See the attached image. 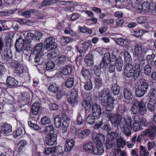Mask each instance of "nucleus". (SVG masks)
Here are the masks:
<instances>
[{"mask_svg":"<svg viewBox=\"0 0 156 156\" xmlns=\"http://www.w3.org/2000/svg\"><path fill=\"white\" fill-rule=\"evenodd\" d=\"M156 101L154 99L151 98L147 105V108L151 112H154L156 109Z\"/></svg>","mask_w":156,"mask_h":156,"instance_id":"obj_24","label":"nucleus"},{"mask_svg":"<svg viewBox=\"0 0 156 156\" xmlns=\"http://www.w3.org/2000/svg\"><path fill=\"white\" fill-rule=\"evenodd\" d=\"M116 61L117 62H115V66L116 67L117 71L120 72L122 70L123 66L122 61L121 58L119 56L118 57Z\"/></svg>","mask_w":156,"mask_h":156,"instance_id":"obj_31","label":"nucleus"},{"mask_svg":"<svg viewBox=\"0 0 156 156\" xmlns=\"http://www.w3.org/2000/svg\"><path fill=\"white\" fill-rule=\"evenodd\" d=\"M12 65L14 67L15 73L18 74H21L23 73L24 70V68L19 62L14 61L12 62Z\"/></svg>","mask_w":156,"mask_h":156,"instance_id":"obj_17","label":"nucleus"},{"mask_svg":"<svg viewBox=\"0 0 156 156\" xmlns=\"http://www.w3.org/2000/svg\"><path fill=\"white\" fill-rule=\"evenodd\" d=\"M84 87L85 89L87 90H90L92 89V83L90 79L85 83Z\"/></svg>","mask_w":156,"mask_h":156,"instance_id":"obj_54","label":"nucleus"},{"mask_svg":"<svg viewBox=\"0 0 156 156\" xmlns=\"http://www.w3.org/2000/svg\"><path fill=\"white\" fill-rule=\"evenodd\" d=\"M34 37L33 34L31 33H28L25 37L24 40L26 44L29 45L30 46V44Z\"/></svg>","mask_w":156,"mask_h":156,"instance_id":"obj_32","label":"nucleus"},{"mask_svg":"<svg viewBox=\"0 0 156 156\" xmlns=\"http://www.w3.org/2000/svg\"><path fill=\"white\" fill-rule=\"evenodd\" d=\"M103 67H101L100 64L99 66H95L94 68V74L96 76H100L101 73V69Z\"/></svg>","mask_w":156,"mask_h":156,"instance_id":"obj_46","label":"nucleus"},{"mask_svg":"<svg viewBox=\"0 0 156 156\" xmlns=\"http://www.w3.org/2000/svg\"><path fill=\"white\" fill-rule=\"evenodd\" d=\"M142 126L140 123L134 122L133 125V129L135 132H137L142 129Z\"/></svg>","mask_w":156,"mask_h":156,"instance_id":"obj_45","label":"nucleus"},{"mask_svg":"<svg viewBox=\"0 0 156 156\" xmlns=\"http://www.w3.org/2000/svg\"><path fill=\"white\" fill-rule=\"evenodd\" d=\"M93 141L96 144H102V143L103 142L105 138L104 136L101 133H98L97 134H93L91 137Z\"/></svg>","mask_w":156,"mask_h":156,"instance_id":"obj_13","label":"nucleus"},{"mask_svg":"<svg viewBox=\"0 0 156 156\" xmlns=\"http://www.w3.org/2000/svg\"><path fill=\"white\" fill-rule=\"evenodd\" d=\"M118 111L120 113L123 117H126L128 111V109L124 105H120L118 107Z\"/></svg>","mask_w":156,"mask_h":156,"instance_id":"obj_21","label":"nucleus"},{"mask_svg":"<svg viewBox=\"0 0 156 156\" xmlns=\"http://www.w3.org/2000/svg\"><path fill=\"white\" fill-rule=\"evenodd\" d=\"M141 123L144 126L149 127V129L151 128V126L153 125L154 126H156V125L154 124H152V123L151 124L149 123L145 119H142L141 120Z\"/></svg>","mask_w":156,"mask_h":156,"instance_id":"obj_58","label":"nucleus"},{"mask_svg":"<svg viewBox=\"0 0 156 156\" xmlns=\"http://www.w3.org/2000/svg\"><path fill=\"white\" fill-rule=\"evenodd\" d=\"M43 131L45 133H47V135L55 134L54 128L51 125H49L46 126Z\"/></svg>","mask_w":156,"mask_h":156,"instance_id":"obj_36","label":"nucleus"},{"mask_svg":"<svg viewBox=\"0 0 156 156\" xmlns=\"http://www.w3.org/2000/svg\"><path fill=\"white\" fill-rule=\"evenodd\" d=\"M115 145V143H114L113 140L108 141H106L105 143V146L106 148L108 150L111 148H112L114 147Z\"/></svg>","mask_w":156,"mask_h":156,"instance_id":"obj_56","label":"nucleus"},{"mask_svg":"<svg viewBox=\"0 0 156 156\" xmlns=\"http://www.w3.org/2000/svg\"><path fill=\"white\" fill-rule=\"evenodd\" d=\"M40 108V104L37 102H36L32 105L31 108V112L33 115H37L38 113Z\"/></svg>","mask_w":156,"mask_h":156,"instance_id":"obj_28","label":"nucleus"},{"mask_svg":"<svg viewBox=\"0 0 156 156\" xmlns=\"http://www.w3.org/2000/svg\"><path fill=\"white\" fill-rule=\"evenodd\" d=\"M70 41V39L68 37L63 36L61 39L60 44L61 46H65Z\"/></svg>","mask_w":156,"mask_h":156,"instance_id":"obj_43","label":"nucleus"},{"mask_svg":"<svg viewBox=\"0 0 156 156\" xmlns=\"http://www.w3.org/2000/svg\"><path fill=\"white\" fill-rule=\"evenodd\" d=\"M108 93L106 91H103L99 94L100 104L102 106L105 107L109 101L111 99L108 96Z\"/></svg>","mask_w":156,"mask_h":156,"instance_id":"obj_10","label":"nucleus"},{"mask_svg":"<svg viewBox=\"0 0 156 156\" xmlns=\"http://www.w3.org/2000/svg\"><path fill=\"white\" fill-rule=\"evenodd\" d=\"M114 101L111 99L109 101L105 107V110L106 111H111L114 109Z\"/></svg>","mask_w":156,"mask_h":156,"instance_id":"obj_39","label":"nucleus"},{"mask_svg":"<svg viewBox=\"0 0 156 156\" xmlns=\"http://www.w3.org/2000/svg\"><path fill=\"white\" fill-rule=\"evenodd\" d=\"M50 119L47 116H44L41 120V123L42 125H45L50 123L51 122Z\"/></svg>","mask_w":156,"mask_h":156,"instance_id":"obj_48","label":"nucleus"},{"mask_svg":"<svg viewBox=\"0 0 156 156\" xmlns=\"http://www.w3.org/2000/svg\"><path fill=\"white\" fill-rule=\"evenodd\" d=\"M81 73L83 77L86 79H89L90 77V73L89 69L83 68L81 71Z\"/></svg>","mask_w":156,"mask_h":156,"instance_id":"obj_29","label":"nucleus"},{"mask_svg":"<svg viewBox=\"0 0 156 156\" xmlns=\"http://www.w3.org/2000/svg\"><path fill=\"white\" fill-rule=\"evenodd\" d=\"M54 151L56 153H57L58 154H60V155L62 156L63 154V151L61 147H54Z\"/></svg>","mask_w":156,"mask_h":156,"instance_id":"obj_63","label":"nucleus"},{"mask_svg":"<svg viewBox=\"0 0 156 156\" xmlns=\"http://www.w3.org/2000/svg\"><path fill=\"white\" fill-rule=\"evenodd\" d=\"M46 68L47 70H50L53 69L55 66L54 62L51 61L47 62L45 63Z\"/></svg>","mask_w":156,"mask_h":156,"instance_id":"obj_50","label":"nucleus"},{"mask_svg":"<svg viewBox=\"0 0 156 156\" xmlns=\"http://www.w3.org/2000/svg\"><path fill=\"white\" fill-rule=\"evenodd\" d=\"M54 124L56 128L60 127L62 124L61 119L58 117H56L54 119Z\"/></svg>","mask_w":156,"mask_h":156,"instance_id":"obj_53","label":"nucleus"},{"mask_svg":"<svg viewBox=\"0 0 156 156\" xmlns=\"http://www.w3.org/2000/svg\"><path fill=\"white\" fill-rule=\"evenodd\" d=\"M130 111L132 114H136L139 113L141 115L144 114L146 112V108L143 101L141 100L138 101L136 100H133Z\"/></svg>","mask_w":156,"mask_h":156,"instance_id":"obj_5","label":"nucleus"},{"mask_svg":"<svg viewBox=\"0 0 156 156\" xmlns=\"http://www.w3.org/2000/svg\"><path fill=\"white\" fill-rule=\"evenodd\" d=\"M142 52L141 46L139 45H136L135 48V56L139 58Z\"/></svg>","mask_w":156,"mask_h":156,"instance_id":"obj_41","label":"nucleus"},{"mask_svg":"<svg viewBox=\"0 0 156 156\" xmlns=\"http://www.w3.org/2000/svg\"><path fill=\"white\" fill-rule=\"evenodd\" d=\"M15 47L17 52L23 51V54L26 55L28 54V52L30 51L31 48L30 46L26 44L24 40L20 36L16 40Z\"/></svg>","mask_w":156,"mask_h":156,"instance_id":"obj_6","label":"nucleus"},{"mask_svg":"<svg viewBox=\"0 0 156 156\" xmlns=\"http://www.w3.org/2000/svg\"><path fill=\"white\" fill-rule=\"evenodd\" d=\"M35 12L36 11L35 10L30 9L23 12L22 15L25 17L29 18L30 16L31 13L34 14Z\"/></svg>","mask_w":156,"mask_h":156,"instance_id":"obj_47","label":"nucleus"},{"mask_svg":"<svg viewBox=\"0 0 156 156\" xmlns=\"http://www.w3.org/2000/svg\"><path fill=\"white\" fill-rule=\"evenodd\" d=\"M149 94L150 98H156V89L154 88L151 89L149 91Z\"/></svg>","mask_w":156,"mask_h":156,"instance_id":"obj_64","label":"nucleus"},{"mask_svg":"<svg viewBox=\"0 0 156 156\" xmlns=\"http://www.w3.org/2000/svg\"><path fill=\"white\" fill-rule=\"evenodd\" d=\"M94 145L92 142L85 143L83 144V148L84 150L91 153Z\"/></svg>","mask_w":156,"mask_h":156,"instance_id":"obj_27","label":"nucleus"},{"mask_svg":"<svg viewBox=\"0 0 156 156\" xmlns=\"http://www.w3.org/2000/svg\"><path fill=\"white\" fill-rule=\"evenodd\" d=\"M104 152V149L102 144L94 145L91 154L94 155H101Z\"/></svg>","mask_w":156,"mask_h":156,"instance_id":"obj_16","label":"nucleus"},{"mask_svg":"<svg viewBox=\"0 0 156 156\" xmlns=\"http://www.w3.org/2000/svg\"><path fill=\"white\" fill-rule=\"evenodd\" d=\"M133 7L135 8L136 11L138 13L141 12L143 11L142 5L138 2L132 4Z\"/></svg>","mask_w":156,"mask_h":156,"instance_id":"obj_37","label":"nucleus"},{"mask_svg":"<svg viewBox=\"0 0 156 156\" xmlns=\"http://www.w3.org/2000/svg\"><path fill=\"white\" fill-rule=\"evenodd\" d=\"M27 144V142L25 140H23L20 141L18 144V145L19 146V148L18 151L20 153L22 152V153L25 154H27V150L24 149L25 146Z\"/></svg>","mask_w":156,"mask_h":156,"instance_id":"obj_25","label":"nucleus"},{"mask_svg":"<svg viewBox=\"0 0 156 156\" xmlns=\"http://www.w3.org/2000/svg\"><path fill=\"white\" fill-rule=\"evenodd\" d=\"M111 91L113 94L115 95H118L120 93V87L117 84V83L113 84L111 87Z\"/></svg>","mask_w":156,"mask_h":156,"instance_id":"obj_30","label":"nucleus"},{"mask_svg":"<svg viewBox=\"0 0 156 156\" xmlns=\"http://www.w3.org/2000/svg\"><path fill=\"white\" fill-rule=\"evenodd\" d=\"M68 102L73 106L75 104L79 101V98L78 95V92L75 90H73L69 97L67 98Z\"/></svg>","mask_w":156,"mask_h":156,"instance_id":"obj_11","label":"nucleus"},{"mask_svg":"<svg viewBox=\"0 0 156 156\" xmlns=\"http://www.w3.org/2000/svg\"><path fill=\"white\" fill-rule=\"evenodd\" d=\"M127 62L124 66L125 75L128 78L133 77L134 80H136L141 74L140 68L139 65L136 63L134 66V69H133V66L132 63Z\"/></svg>","mask_w":156,"mask_h":156,"instance_id":"obj_2","label":"nucleus"},{"mask_svg":"<svg viewBox=\"0 0 156 156\" xmlns=\"http://www.w3.org/2000/svg\"><path fill=\"white\" fill-rule=\"evenodd\" d=\"M156 130V126L154 125L151 126V128L148 129H146L143 131L141 135H139L136 139L137 142H140L142 137L144 136H146L149 138H152L154 137L155 135Z\"/></svg>","mask_w":156,"mask_h":156,"instance_id":"obj_8","label":"nucleus"},{"mask_svg":"<svg viewBox=\"0 0 156 156\" xmlns=\"http://www.w3.org/2000/svg\"><path fill=\"white\" fill-rule=\"evenodd\" d=\"M126 142L123 137L121 136L117 140V147L118 148L123 147L126 144Z\"/></svg>","mask_w":156,"mask_h":156,"instance_id":"obj_33","label":"nucleus"},{"mask_svg":"<svg viewBox=\"0 0 156 156\" xmlns=\"http://www.w3.org/2000/svg\"><path fill=\"white\" fill-rule=\"evenodd\" d=\"M80 30L81 32L84 33L88 32L89 34H91L92 32V30L90 29L85 27H80Z\"/></svg>","mask_w":156,"mask_h":156,"instance_id":"obj_62","label":"nucleus"},{"mask_svg":"<svg viewBox=\"0 0 156 156\" xmlns=\"http://www.w3.org/2000/svg\"><path fill=\"white\" fill-rule=\"evenodd\" d=\"M110 59V55L109 52L105 53L101 63L100 66L101 67H104L107 68L108 67V64Z\"/></svg>","mask_w":156,"mask_h":156,"instance_id":"obj_14","label":"nucleus"},{"mask_svg":"<svg viewBox=\"0 0 156 156\" xmlns=\"http://www.w3.org/2000/svg\"><path fill=\"white\" fill-rule=\"evenodd\" d=\"M85 62L88 66H91L94 63L93 55L89 53L87 54L85 57Z\"/></svg>","mask_w":156,"mask_h":156,"instance_id":"obj_19","label":"nucleus"},{"mask_svg":"<svg viewBox=\"0 0 156 156\" xmlns=\"http://www.w3.org/2000/svg\"><path fill=\"white\" fill-rule=\"evenodd\" d=\"M90 131L89 129H85L81 131L78 134V138L80 139L83 140L87 137L90 134Z\"/></svg>","mask_w":156,"mask_h":156,"instance_id":"obj_26","label":"nucleus"},{"mask_svg":"<svg viewBox=\"0 0 156 156\" xmlns=\"http://www.w3.org/2000/svg\"><path fill=\"white\" fill-rule=\"evenodd\" d=\"M43 44L40 43L37 45L34 49L33 53L31 54L29 57V59H32V58L34 57V62L39 64L42 63L43 62L42 58L44 53L43 51L42 48Z\"/></svg>","mask_w":156,"mask_h":156,"instance_id":"obj_4","label":"nucleus"},{"mask_svg":"<svg viewBox=\"0 0 156 156\" xmlns=\"http://www.w3.org/2000/svg\"><path fill=\"white\" fill-rule=\"evenodd\" d=\"M11 54L10 52L7 51L6 54H4L2 55V62L5 63L9 61V59L12 58Z\"/></svg>","mask_w":156,"mask_h":156,"instance_id":"obj_35","label":"nucleus"},{"mask_svg":"<svg viewBox=\"0 0 156 156\" xmlns=\"http://www.w3.org/2000/svg\"><path fill=\"white\" fill-rule=\"evenodd\" d=\"M69 121L68 120H66V121H64L62 122V133H67V128L69 126Z\"/></svg>","mask_w":156,"mask_h":156,"instance_id":"obj_42","label":"nucleus"},{"mask_svg":"<svg viewBox=\"0 0 156 156\" xmlns=\"http://www.w3.org/2000/svg\"><path fill=\"white\" fill-rule=\"evenodd\" d=\"M145 148L142 146H140V156H148L149 153L146 151Z\"/></svg>","mask_w":156,"mask_h":156,"instance_id":"obj_55","label":"nucleus"},{"mask_svg":"<svg viewBox=\"0 0 156 156\" xmlns=\"http://www.w3.org/2000/svg\"><path fill=\"white\" fill-rule=\"evenodd\" d=\"M124 98L126 100H131L133 97L131 91L127 88H124L123 91Z\"/></svg>","mask_w":156,"mask_h":156,"instance_id":"obj_23","label":"nucleus"},{"mask_svg":"<svg viewBox=\"0 0 156 156\" xmlns=\"http://www.w3.org/2000/svg\"><path fill=\"white\" fill-rule=\"evenodd\" d=\"M6 82L11 87H16L18 85V81L14 78L10 76L7 77Z\"/></svg>","mask_w":156,"mask_h":156,"instance_id":"obj_20","label":"nucleus"},{"mask_svg":"<svg viewBox=\"0 0 156 156\" xmlns=\"http://www.w3.org/2000/svg\"><path fill=\"white\" fill-rule=\"evenodd\" d=\"M149 83L145 81L141 82L135 90V95L136 97H140L144 95L147 92L149 86Z\"/></svg>","mask_w":156,"mask_h":156,"instance_id":"obj_7","label":"nucleus"},{"mask_svg":"<svg viewBox=\"0 0 156 156\" xmlns=\"http://www.w3.org/2000/svg\"><path fill=\"white\" fill-rule=\"evenodd\" d=\"M124 59L125 61L127 62H130L132 60L131 56L130 54L127 51H125L124 52Z\"/></svg>","mask_w":156,"mask_h":156,"instance_id":"obj_57","label":"nucleus"},{"mask_svg":"<svg viewBox=\"0 0 156 156\" xmlns=\"http://www.w3.org/2000/svg\"><path fill=\"white\" fill-rule=\"evenodd\" d=\"M56 136L55 134L47 135L45 138V144L51 146L56 143Z\"/></svg>","mask_w":156,"mask_h":156,"instance_id":"obj_15","label":"nucleus"},{"mask_svg":"<svg viewBox=\"0 0 156 156\" xmlns=\"http://www.w3.org/2000/svg\"><path fill=\"white\" fill-rule=\"evenodd\" d=\"M0 131L1 133L9 135L12 132V126L7 123H2L0 125Z\"/></svg>","mask_w":156,"mask_h":156,"instance_id":"obj_12","label":"nucleus"},{"mask_svg":"<svg viewBox=\"0 0 156 156\" xmlns=\"http://www.w3.org/2000/svg\"><path fill=\"white\" fill-rule=\"evenodd\" d=\"M151 68L149 65H147L144 67V73L146 75H149V73L151 72Z\"/></svg>","mask_w":156,"mask_h":156,"instance_id":"obj_59","label":"nucleus"},{"mask_svg":"<svg viewBox=\"0 0 156 156\" xmlns=\"http://www.w3.org/2000/svg\"><path fill=\"white\" fill-rule=\"evenodd\" d=\"M48 89L50 91L55 93L58 90V87L56 85L51 84L48 87Z\"/></svg>","mask_w":156,"mask_h":156,"instance_id":"obj_60","label":"nucleus"},{"mask_svg":"<svg viewBox=\"0 0 156 156\" xmlns=\"http://www.w3.org/2000/svg\"><path fill=\"white\" fill-rule=\"evenodd\" d=\"M28 124L30 127L34 128L36 130H39L41 129V127L36 124L33 123L31 121L29 120L28 121Z\"/></svg>","mask_w":156,"mask_h":156,"instance_id":"obj_49","label":"nucleus"},{"mask_svg":"<svg viewBox=\"0 0 156 156\" xmlns=\"http://www.w3.org/2000/svg\"><path fill=\"white\" fill-rule=\"evenodd\" d=\"M74 141L72 139H68L66 140L65 146V150L68 152L72 150L74 146Z\"/></svg>","mask_w":156,"mask_h":156,"instance_id":"obj_18","label":"nucleus"},{"mask_svg":"<svg viewBox=\"0 0 156 156\" xmlns=\"http://www.w3.org/2000/svg\"><path fill=\"white\" fill-rule=\"evenodd\" d=\"M56 41L53 37L47 38L44 42V47L48 51L56 48L57 46Z\"/></svg>","mask_w":156,"mask_h":156,"instance_id":"obj_9","label":"nucleus"},{"mask_svg":"<svg viewBox=\"0 0 156 156\" xmlns=\"http://www.w3.org/2000/svg\"><path fill=\"white\" fill-rule=\"evenodd\" d=\"M117 136V133L116 132H111L110 133L108 132V137L111 140H113L116 138Z\"/></svg>","mask_w":156,"mask_h":156,"instance_id":"obj_61","label":"nucleus"},{"mask_svg":"<svg viewBox=\"0 0 156 156\" xmlns=\"http://www.w3.org/2000/svg\"><path fill=\"white\" fill-rule=\"evenodd\" d=\"M143 11L144 12H148L151 9L150 4L147 2H144L142 5Z\"/></svg>","mask_w":156,"mask_h":156,"instance_id":"obj_51","label":"nucleus"},{"mask_svg":"<svg viewBox=\"0 0 156 156\" xmlns=\"http://www.w3.org/2000/svg\"><path fill=\"white\" fill-rule=\"evenodd\" d=\"M105 116L110 120L112 124L115 127L119 126L124 134L127 136L131 135L132 119L129 115L123 117L119 113L113 114L112 113H107Z\"/></svg>","mask_w":156,"mask_h":156,"instance_id":"obj_1","label":"nucleus"},{"mask_svg":"<svg viewBox=\"0 0 156 156\" xmlns=\"http://www.w3.org/2000/svg\"><path fill=\"white\" fill-rule=\"evenodd\" d=\"M101 129L109 132L111 129V126L108 123H106L103 124L101 123Z\"/></svg>","mask_w":156,"mask_h":156,"instance_id":"obj_52","label":"nucleus"},{"mask_svg":"<svg viewBox=\"0 0 156 156\" xmlns=\"http://www.w3.org/2000/svg\"><path fill=\"white\" fill-rule=\"evenodd\" d=\"M66 57L64 55H62L58 57L56 60L55 62L58 66L63 65L66 62Z\"/></svg>","mask_w":156,"mask_h":156,"instance_id":"obj_22","label":"nucleus"},{"mask_svg":"<svg viewBox=\"0 0 156 156\" xmlns=\"http://www.w3.org/2000/svg\"><path fill=\"white\" fill-rule=\"evenodd\" d=\"M96 119L92 114H90L87 117L86 121L88 124H93L95 122Z\"/></svg>","mask_w":156,"mask_h":156,"instance_id":"obj_38","label":"nucleus"},{"mask_svg":"<svg viewBox=\"0 0 156 156\" xmlns=\"http://www.w3.org/2000/svg\"><path fill=\"white\" fill-rule=\"evenodd\" d=\"M82 105L84 107L86 113H88L91 110L92 113L101 110L100 106L96 103H93L92 99L91 97H87L82 102Z\"/></svg>","mask_w":156,"mask_h":156,"instance_id":"obj_3","label":"nucleus"},{"mask_svg":"<svg viewBox=\"0 0 156 156\" xmlns=\"http://www.w3.org/2000/svg\"><path fill=\"white\" fill-rule=\"evenodd\" d=\"M72 69L71 66L70 65H67L62 69V73L64 75H69L71 73Z\"/></svg>","mask_w":156,"mask_h":156,"instance_id":"obj_34","label":"nucleus"},{"mask_svg":"<svg viewBox=\"0 0 156 156\" xmlns=\"http://www.w3.org/2000/svg\"><path fill=\"white\" fill-rule=\"evenodd\" d=\"M74 82L73 78H69L65 81V85L67 87L71 88L74 85Z\"/></svg>","mask_w":156,"mask_h":156,"instance_id":"obj_40","label":"nucleus"},{"mask_svg":"<svg viewBox=\"0 0 156 156\" xmlns=\"http://www.w3.org/2000/svg\"><path fill=\"white\" fill-rule=\"evenodd\" d=\"M95 82L96 87L99 88L102 85V82L101 78L100 76H97L95 78Z\"/></svg>","mask_w":156,"mask_h":156,"instance_id":"obj_44","label":"nucleus"}]
</instances>
